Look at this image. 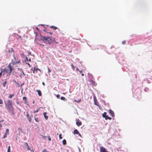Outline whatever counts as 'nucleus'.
Returning a JSON list of instances; mask_svg holds the SVG:
<instances>
[{
	"label": "nucleus",
	"instance_id": "nucleus-16",
	"mask_svg": "<svg viewBox=\"0 0 152 152\" xmlns=\"http://www.w3.org/2000/svg\"><path fill=\"white\" fill-rule=\"evenodd\" d=\"M13 81L14 82L18 87H20V85H19V84L15 80V79H13Z\"/></svg>",
	"mask_w": 152,
	"mask_h": 152
},
{
	"label": "nucleus",
	"instance_id": "nucleus-12",
	"mask_svg": "<svg viewBox=\"0 0 152 152\" xmlns=\"http://www.w3.org/2000/svg\"><path fill=\"white\" fill-rule=\"evenodd\" d=\"M109 113L112 116H114V112L111 110L110 109L109 110Z\"/></svg>",
	"mask_w": 152,
	"mask_h": 152
},
{
	"label": "nucleus",
	"instance_id": "nucleus-28",
	"mask_svg": "<svg viewBox=\"0 0 152 152\" xmlns=\"http://www.w3.org/2000/svg\"><path fill=\"white\" fill-rule=\"evenodd\" d=\"M35 121H37V122H38L39 121V120L38 119V118H35Z\"/></svg>",
	"mask_w": 152,
	"mask_h": 152
},
{
	"label": "nucleus",
	"instance_id": "nucleus-27",
	"mask_svg": "<svg viewBox=\"0 0 152 152\" xmlns=\"http://www.w3.org/2000/svg\"><path fill=\"white\" fill-rule=\"evenodd\" d=\"M14 96V94H10L9 96V98H12L13 96Z\"/></svg>",
	"mask_w": 152,
	"mask_h": 152
},
{
	"label": "nucleus",
	"instance_id": "nucleus-49",
	"mask_svg": "<svg viewBox=\"0 0 152 152\" xmlns=\"http://www.w3.org/2000/svg\"><path fill=\"white\" fill-rule=\"evenodd\" d=\"M34 101H33V104H34Z\"/></svg>",
	"mask_w": 152,
	"mask_h": 152
},
{
	"label": "nucleus",
	"instance_id": "nucleus-4",
	"mask_svg": "<svg viewBox=\"0 0 152 152\" xmlns=\"http://www.w3.org/2000/svg\"><path fill=\"white\" fill-rule=\"evenodd\" d=\"M18 71L20 70L21 72V73L20 74V77H21L23 75L24 76L25 75V74L24 73L23 70L22 68H18Z\"/></svg>",
	"mask_w": 152,
	"mask_h": 152
},
{
	"label": "nucleus",
	"instance_id": "nucleus-23",
	"mask_svg": "<svg viewBox=\"0 0 152 152\" xmlns=\"http://www.w3.org/2000/svg\"><path fill=\"white\" fill-rule=\"evenodd\" d=\"M74 101L75 102H77V103H79L81 102V99H79L77 100H75Z\"/></svg>",
	"mask_w": 152,
	"mask_h": 152
},
{
	"label": "nucleus",
	"instance_id": "nucleus-35",
	"mask_svg": "<svg viewBox=\"0 0 152 152\" xmlns=\"http://www.w3.org/2000/svg\"><path fill=\"white\" fill-rule=\"evenodd\" d=\"M48 138L49 141H50L51 140V138H50V136H48Z\"/></svg>",
	"mask_w": 152,
	"mask_h": 152
},
{
	"label": "nucleus",
	"instance_id": "nucleus-22",
	"mask_svg": "<svg viewBox=\"0 0 152 152\" xmlns=\"http://www.w3.org/2000/svg\"><path fill=\"white\" fill-rule=\"evenodd\" d=\"M106 113L104 112L102 114V116L103 117L105 118L106 116Z\"/></svg>",
	"mask_w": 152,
	"mask_h": 152
},
{
	"label": "nucleus",
	"instance_id": "nucleus-45",
	"mask_svg": "<svg viewBox=\"0 0 152 152\" xmlns=\"http://www.w3.org/2000/svg\"><path fill=\"white\" fill-rule=\"evenodd\" d=\"M24 83H23V84H22V85H21L20 86V87H21L23 85Z\"/></svg>",
	"mask_w": 152,
	"mask_h": 152
},
{
	"label": "nucleus",
	"instance_id": "nucleus-10",
	"mask_svg": "<svg viewBox=\"0 0 152 152\" xmlns=\"http://www.w3.org/2000/svg\"><path fill=\"white\" fill-rule=\"evenodd\" d=\"M7 105L10 106V107H12V102L11 100H8L7 101Z\"/></svg>",
	"mask_w": 152,
	"mask_h": 152
},
{
	"label": "nucleus",
	"instance_id": "nucleus-11",
	"mask_svg": "<svg viewBox=\"0 0 152 152\" xmlns=\"http://www.w3.org/2000/svg\"><path fill=\"white\" fill-rule=\"evenodd\" d=\"M14 63L15 64H16L17 65V66H19L21 64V63L20 61H16L15 62H14Z\"/></svg>",
	"mask_w": 152,
	"mask_h": 152
},
{
	"label": "nucleus",
	"instance_id": "nucleus-24",
	"mask_svg": "<svg viewBox=\"0 0 152 152\" xmlns=\"http://www.w3.org/2000/svg\"><path fill=\"white\" fill-rule=\"evenodd\" d=\"M61 99L62 100L65 101L66 99L64 97L61 96Z\"/></svg>",
	"mask_w": 152,
	"mask_h": 152
},
{
	"label": "nucleus",
	"instance_id": "nucleus-6",
	"mask_svg": "<svg viewBox=\"0 0 152 152\" xmlns=\"http://www.w3.org/2000/svg\"><path fill=\"white\" fill-rule=\"evenodd\" d=\"M26 117L28 119L29 122L30 123L31 121V118L28 112L26 113Z\"/></svg>",
	"mask_w": 152,
	"mask_h": 152
},
{
	"label": "nucleus",
	"instance_id": "nucleus-48",
	"mask_svg": "<svg viewBox=\"0 0 152 152\" xmlns=\"http://www.w3.org/2000/svg\"><path fill=\"white\" fill-rule=\"evenodd\" d=\"M82 76H84V74H82Z\"/></svg>",
	"mask_w": 152,
	"mask_h": 152
},
{
	"label": "nucleus",
	"instance_id": "nucleus-5",
	"mask_svg": "<svg viewBox=\"0 0 152 152\" xmlns=\"http://www.w3.org/2000/svg\"><path fill=\"white\" fill-rule=\"evenodd\" d=\"M24 148H26L28 150H31H31L30 148H29V146L28 145L27 142H25L24 143Z\"/></svg>",
	"mask_w": 152,
	"mask_h": 152
},
{
	"label": "nucleus",
	"instance_id": "nucleus-29",
	"mask_svg": "<svg viewBox=\"0 0 152 152\" xmlns=\"http://www.w3.org/2000/svg\"><path fill=\"white\" fill-rule=\"evenodd\" d=\"M71 66L72 67V69L74 70L75 69V67L73 66L72 64L71 65Z\"/></svg>",
	"mask_w": 152,
	"mask_h": 152
},
{
	"label": "nucleus",
	"instance_id": "nucleus-52",
	"mask_svg": "<svg viewBox=\"0 0 152 152\" xmlns=\"http://www.w3.org/2000/svg\"><path fill=\"white\" fill-rule=\"evenodd\" d=\"M33 151V152H34V151Z\"/></svg>",
	"mask_w": 152,
	"mask_h": 152
},
{
	"label": "nucleus",
	"instance_id": "nucleus-26",
	"mask_svg": "<svg viewBox=\"0 0 152 152\" xmlns=\"http://www.w3.org/2000/svg\"><path fill=\"white\" fill-rule=\"evenodd\" d=\"M41 136L42 137V138L44 140H45L46 139L47 137L46 136H43V135H41Z\"/></svg>",
	"mask_w": 152,
	"mask_h": 152
},
{
	"label": "nucleus",
	"instance_id": "nucleus-17",
	"mask_svg": "<svg viewBox=\"0 0 152 152\" xmlns=\"http://www.w3.org/2000/svg\"><path fill=\"white\" fill-rule=\"evenodd\" d=\"M34 70L33 71V72L34 73L35 72V71H36V72H37V71L38 70H39V71H40V70L38 68H36L35 67H34Z\"/></svg>",
	"mask_w": 152,
	"mask_h": 152
},
{
	"label": "nucleus",
	"instance_id": "nucleus-39",
	"mask_svg": "<svg viewBox=\"0 0 152 152\" xmlns=\"http://www.w3.org/2000/svg\"><path fill=\"white\" fill-rule=\"evenodd\" d=\"M76 71H79V69H78V68H77H77H76Z\"/></svg>",
	"mask_w": 152,
	"mask_h": 152
},
{
	"label": "nucleus",
	"instance_id": "nucleus-40",
	"mask_svg": "<svg viewBox=\"0 0 152 152\" xmlns=\"http://www.w3.org/2000/svg\"><path fill=\"white\" fill-rule=\"evenodd\" d=\"M26 64H27L29 66V67L30 66V64L29 63H26Z\"/></svg>",
	"mask_w": 152,
	"mask_h": 152
},
{
	"label": "nucleus",
	"instance_id": "nucleus-50",
	"mask_svg": "<svg viewBox=\"0 0 152 152\" xmlns=\"http://www.w3.org/2000/svg\"><path fill=\"white\" fill-rule=\"evenodd\" d=\"M50 34H52V33H51V32H50Z\"/></svg>",
	"mask_w": 152,
	"mask_h": 152
},
{
	"label": "nucleus",
	"instance_id": "nucleus-36",
	"mask_svg": "<svg viewBox=\"0 0 152 152\" xmlns=\"http://www.w3.org/2000/svg\"><path fill=\"white\" fill-rule=\"evenodd\" d=\"M48 73H50V69H49V68H48Z\"/></svg>",
	"mask_w": 152,
	"mask_h": 152
},
{
	"label": "nucleus",
	"instance_id": "nucleus-44",
	"mask_svg": "<svg viewBox=\"0 0 152 152\" xmlns=\"http://www.w3.org/2000/svg\"><path fill=\"white\" fill-rule=\"evenodd\" d=\"M79 71L80 73H81L82 72V71L81 70H79Z\"/></svg>",
	"mask_w": 152,
	"mask_h": 152
},
{
	"label": "nucleus",
	"instance_id": "nucleus-37",
	"mask_svg": "<svg viewBox=\"0 0 152 152\" xmlns=\"http://www.w3.org/2000/svg\"><path fill=\"white\" fill-rule=\"evenodd\" d=\"M56 96L58 98H59L60 96L59 95V94L57 95Z\"/></svg>",
	"mask_w": 152,
	"mask_h": 152
},
{
	"label": "nucleus",
	"instance_id": "nucleus-38",
	"mask_svg": "<svg viewBox=\"0 0 152 152\" xmlns=\"http://www.w3.org/2000/svg\"><path fill=\"white\" fill-rule=\"evenodd\" d=\"M125 43V41H124L122 42V44H124Z\"/></svg>",
	"mask_w": 152,
	"mask_h": 152
},
{
	"label": "nucleus",
	"instance_id": "nucleus-7",
	"mask_svg": "<svg viewBox=\"0 0 152 152\" xmlns=\"http://www.w3.org/2000/svg\"><path fill=\"white\" fill-rule=\"evenodd\" d=\"M94 104L98 106V102L95 96H94Z\"/></svg>",
	"mask_w": 152,
	"mask_h": 152
},
{
	"label": "nucleus",
	"instance_id": "nucleus-34",
	"mask_svg": "<svg viewBox=\"0 0 152 152\" xmlns=\"http://www.w3.org/2000/svg\"><path fill=\"white\" fill-rule=\"evenodd\" d=\"M2 103H3V102H2V100L1 99H0V104H2Z\"/></svg>",
	"mask_w": 152,
	"mask_h": 152
},
{
	"label": "nucleus",
	"instance_id": "nucleus-13",
	"mask_svg": "<svg viewBox=\"0 0 152 152\" xmlns=\"http://www.w3.org/2000/svg\"><path fill=\"white\" fill-rule=\"evenodd\" d=\"M44 116L46 120H47L48 118V116L46 115V112H44Z\"/></svg>",
	"mask_w": 152,
	"mask_h": 152
},
{
	"label": "nucleus",
	"instance_id": "nucleus-46",
	"mask_svg": "<svg viewBox=\"0 0 152 152\" xmlns=\"http://www.w3.org/2000/svg\"><path fill=\"white\" fill-rule=\"evenodd\" d=\"M108 119H109V120H111V117H109L108 118Z\"/></svg>",
	"mask_w": 152,
	"mask_h": 152
},
{
	"label": "nucleus",
	"instance_id": "nucleus-15",
	"mask_svg": "<svg viewBox=\"0 0 152 152\" xmlns=\"http://www.w3.org/2000/svg\"><path fill=\"white\" fill-rule=\"evenodd\" d=\"M37 91L38 92V95L40 96H41L42 94H41V91L39 90H37Z\"/></svg>",
	"mask_w": 152,
	"mask_h": 152
},
{
	"label": "nucleus",
	"instance_id": "nucleus-8",
	"mask_svg": "<svg viewBox=\"0 0 152 152\" xmlns=\"http://www.w3.org/2000/svg\"><path fill=\"white\" fill-rule=\"evenodd\" d=\"M100 152H108L106 151V149L103 147H100Z\"/></svg>",
	"mask_w": 152,
	"mask_h": 152
},
{
	"label": "nucleus",
	"instance_id": "nucleus-41",
	"mask_svg": "<svg viewBox=\"0 0 152 152\" xmlns=\"http://www.w3.org/2000/svg\"><path fill=\"white\" fill-rule=\"evenodd\" d=\"M23 99L24 100V99H26V97H23Z\"/></svg>",
	"mask_w": 152,
	"mask_h": 152
},
{
	"label": "nucleus",
	"instance_id": "nucleus-18",
	"mask_svg": "<svg viewBox=\"0 0 152 152\" xmlns=\"http://www.w3.org/2000/svg\"><path fill=\"white\" fill-rule=\"evenodd\" d=\"M40 107H39L36 110H34V113H35L38 112L40 109Z\"/></svg>",
	"mask_w": 152,
	"mask_h": 152
},
{
	"label": "nucleus",
	"instance_id": "nucleus-14",
	"mask_svg": "<svg viewBox=\"0 0 152 152\" xmlns=\"http://www.w3.org/2000/svg\"><path fill=\"white\" fill-rule=\"evenodd\" d=\"M73 133L74 134H78V133H79V132H78V131H77V129H75L74 130Z\"/></svg>",
	"mask_w": 152,
	"mask_h": 152
},
{
	"label": "nucleus",
	"instance_id": "nucleus-33",
	"mask_svg": "<svg viewBox=\"0 0 152 152\" xmlns=\"http://www.w3.org/2000/svg\"><path fill=\"white\" fill-rule=\"evenodd\" d=\"M42 152H48L45 149H43L42 151Z\"/></svg>",
	"mask_w": 152,
	"mask_h": 152
},
{
	"label": "nucleus",
	"instance_id": "nucleus-47",
	"mask_svg": "<svg viewBox=\"0 0 152 152\" xmlns=\"http://www.w3.org/2000/svg\"><path fill=\"white\" fill-rule=\"evenodd\" d=\"M78 149H79V152H80V148H78Z\"/></svg>",
	"mask_w": 152,
	"mask_h": 152
},
{
	"label": "nucleus",
	"instance_id": "nucleus-19",
	"mask_svg": "<svg viewBox=\"0 0 152 152\" xmlns=\"http://www.w3.org/2000/svg\"><path fill=\"white\" fill-rule=\"evenodd\" d=\"M50 27L51 28H54L55 29H56L57 28L56 27L53 26H50Z\"/></svg>",
	"mask_w": 152,
	"mask_h": 152
},
{
	"label": "nucleus",
	"instance_id": "nucleus-43",
	"mask_svg": "<svg viewBox=\"0 0 152 152\" xmlns=\"http://www.w3.org/2000/svg\"><path fill=\"white\" fill-rule=\"evenodd\" d=\"M42 84L43 85L45 86V83L44 82H43L42 83Z\"/></svg>",
	"mask_w": 152,
	"mask_h": 152
},
{
	"label": "nucleus",
	"instance_id": "nucleus-31",
	"mask_svg": "<svg viewBox=\"0 0 152 152\" xmlns=\"http://www.w3.org/2000/svg\"><path fill=\"white\" fill-rule=\"evenodd\" d=\"M6 83H7V81H5L4 83H3V86H4V87L5 86V85L6 84Z\"/></svg>",
	"mask_w": 152,
	"mask_h": 152
},
{
	"label": "nucleus",
	"instance_id": "nucleus-32",
	"mask_svg": "<svg viewBox=\"0 0 152 152\" xmlns=\"http://www.w3.org/2000/svg\"><path fill=\"white\" fill-rule=\"evenodd\" d=\"M109 117L108 115H107L105 117V119L106 120L108 119V118H109Z\"/></svg>",
	"mask_w": 152,
	"mask_h": 152
},
{
	"label": "nucleus",
	"instance_id": "nucleus-2",
	"mask_svg": "<svg viewBox=\"0 0 152 152\" xmlns=\"http://www.w3.org/2000/svg\"><path fill=\"white\" fill-rule=\"evenodd\" d=\"M42 39L45 43L49 44H50L53 41L52 39H50V37L47 36L43 37Z\"/></svg>",
	"mask_w": 152,
	"mask_h": 152
},
{
	"label": "nucleus",
	"instance_id": "nucleus-3",
	"mask_svg": "<svg viewBox=\"0 0 152 152\" xmlns=\"http://www.w3.org/2000/svg\"><path fill=\"white\" fill-rule=\"evenodd\" d=\"M9 129H6V132L3 136V138L4 139L7 137V135L9 134Z\"/></svg>",
	"mask_w": 152,
	"mask_h": 152
},
{
	"label": "nucleus",
	"instance_id": "nucleus-25",
	"mask_svg": "<svg viewBox=\"0 0 152 152\" xmlns=\"http://www.w3.org/2000/svg\"><path fill=\"white\" fill-rule=\"evenodd\" d=\"M7 152H10V146H8V149H7Z\"/></svg>",
	"mask_w": 152,
	"mask_h": 152
},
{
	"label": "nucleus",
	"instance_id": "nucleus-20",
	"mask_svg": "<svg viewBox=\"0 0 152 152\" xmlns=\"http://www.w3.org/2000/svg\"><path fill=\"white\" fill-rule=\"evenodd\" d=\"M25 61H26V62H28V61H31V59L29 58V59H28V58H27V57H26V60H25Z\"/></svg>",
	"mask_w": 152,
	"mask_h": 152
},
{
	"label": "nucleus",
	"instance_id": "nucleus-21",
	"mask_svg": "<svg viewBox=\"0 0 152 152\" xmlns=\"http://www.w3.org/2000/svg\"><path fill=\"white\" fill-rule=\"evenodd\" d=\"M63 143L64 145H65L66 144V141L65 139H64L63 141Z\"/></svg>",
	"mask_w": 152,
	"mask_h": 152
},
{
	"label": "nucleus",
	"instance_id": "nucleus-1",
	"mask_svg": "<svg viewBox=\"0 0 152 152\" xmlns=\"http://www.w3.org/2000/svg\"><path fill=\"white\" fill-rule=\"evenodd\" d=\"M14 70V67L12 66L11 64H9L6 68L3 69H1V72L0 73V77L3 73V75L6 76L10 75L13 71Z\"/></svg>",
	"mask_w": 152,
	"mask_h": 152
},
{
	"label": "nucleus",
	"instance_id": "nucleus-42",
	"mask_svg": "<svg viewBox=\"0 0 152 152\" xmlns=\"http://www.w3.org/2000/svg\"><path fill=\"white\" fill-rule=\"evenodd\" d=\"M79 135V136L80 137H81V134H80V133L79 132V133H78V134Z\"/></svg>",
	"mask_w": 152,
	"mask_h": 152
},
{
	"label": "nucleus",
	"instance_id": "nucleus-30",
	"mask_svg": "<svg viewBox=\"0 0 152 152\" xmlns=\"http://www.w3.org/2000/svg\"><path fill=\"white\" fill-rule=\"evenodd\" d=\"M61 136H62V134H60L59 135V138L60 139H62V137Z\"/></svg>",
	"mask_w": 152,
	"mask_h": 152
},
{
	"label": "nucleus",
	"instance_id": "nucleus-51",
	"mask_svg": "<svg viewBox=\"0 0 152 152\" xmlns=\"http://www.w3.org/2000/svg\"><path fill=\"white\" fill-rule=\"evenodd\" d=\"M93 85L95 86V85L94 84H93Z\"/></svg>",
	"mask_w": 152,
	"mask_h": 152
},
{
	"label": "nucleus",
	"instance_id": "nucleus-9",
	"mask_svg": "<svg viewBox=\"0 0 152 152\" xmlns=\"http://www.w3.org/2000/svg\"><path fill=\"white\" fill-rule=\"evenodd\" d=\"M76 124L78 126H79L81 125L82 122L79 119H78L76 121Z\"/></svg>",
	"mask_w": 152,
	"mask_h": 152
}]
</instances>
